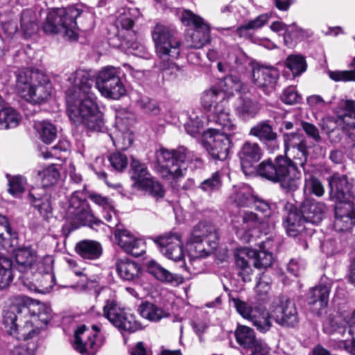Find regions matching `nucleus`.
I'll use <instances>...</instances> for the list:
<instances>
[{"instance_id":"obj_54","label":"nucleus","mask_w":355,"mask_h":355,"mask_svg":"<svg viewBox=\"0 0 355 355\" xmlns=\"http://www.w3.org/2000/svg\"><path fill=\"white\" fill-rule=\"evenodd\" d=\"M312 140L316 144L312 142V158L323 157L326 153L324 144L322 141L319 135L318 130L312 125Z\"/></svg>"},{"instance_id":"obj_17","label":"nucleus","mask_w":355,"mask_h":355,"mask_svg":"<svg viewBox=\"0 0 355 355\" xmlns=\"http://www.w3.org/2000/svg\"><path fill=\"white\" fill-rule=\"evenodd\" d=\"M153 241L158 245L161 253L168 259L174 261L183 259L184 254L179 234L170 232L155 237Z\"/></svg>"},{"instance_id":"obj_13","label":"nucleus","mask_w":355,"mask_h":355,"mask_svg":"<svg viewBox=\"0 0 355 355\" xmlns=\"http://www.w3.org/2000/svg\"><path fill=\"white\" fill-rule=\"evenodd\" d=\"M236 311L244 318L250 321L258 331L266 333L272 327V313L265 308L253 306L239 298L233 297L231 300Z\"/></svg>"},{"instance_id":"obj_15","label":"nucleus","mask_w":355,"mask_h":355,"mask_svg":"<svg viewBox=\"0 0 355 355\" xmlns=\"http://www.w3.org/2000/svg\"><path fill=\"white\" fill-rule=\"evenodd\" d=\"M224 85L227 86L225 89L212 87L203 93L201 98L202 105L208 113L211 112L214 105L227 104V94H232L234 91H239L241 89L240 78L232 74L225 77Z\"/></svg>"},{"instance_id":"obj_24","label":"nucleus","mask_w":355,"mask_h":355,"mask_svg":"<svg viewBox=\"0 0 355 355\" xmlns=\"http://www.w3.org/2000/svg\"><path fill=\"white\" fill-rule=\"evenodd\" d=\"M260 223L259 217L252 211H243L232 221L236 234L243 242L250 241L251 231Z\"/></svg>"},{"instance_id":"obj_63","label":"nucleus","mask_w":355,"mask_h":355,"mask_svg":"<svg viewBox=\"0 0 355 355\" xmlns=\"http://www.w3.org/2000/svg\"><path fill=\"white\" fill-rule=\"evenodd\" d=\"M281 100L285 104L293 105L300 102L302 97L295 87H288L283 91Z\"/></svg>"},{"instance_id":"obj_40","label":"nucleus","mask_w":355,"mask_h":355,"mask_svg":"<svg viewBox=\"0 0 355 355\" xmlns=\"http://www.w3.org/2000/svg\"><path fill=\"white\" fill-rule=\"evenodd\" d=\"M138 311L144 318L153 322H157L161 319L168 316V313H166L163 309L148 302H143L139 306Z\"/></svg>"},{"instance_id":"obj_25","label":"nucleus","mask_w":355,"mask_h":355,"mask_svg":"<svg viewBox=\"0 0 355 355\" xmlns=\"http://www.w3.org/2000/svg\"><path fill=\"white\" fill-rule=\"evenodd\" d=\"M114 237L118 245L127 253L139 257L146 252L144 242L127 230L117 229L114 232Z\"/></svg>"},{"instance_id":"obj_21","label":"nucleus","mask_w":355,"mask_h":355,"mask_svg":"<svg viewBox=\"0 0 355 355\" xmlns=\"http://www.w3.org/2000/svg\"><path fill=\"white\" fill-rule=\"evenodd\" d=\"M230 136L216 132L207 138L205 147L212 159L223 161L227 157L231 145Z\"/></svg>"},{"instance_id":"obj_48","label":"nucleus","mask_w":355,"mask_h":355,"mask_svg":"<svg viewBox=\"0 0 355 355\" xmlns=\"http://www.w3.org/2000/svg\"><path fill=\"white\" fill-rule=\"evenodd\" d=\"M139 189L145 191L156 200L163 198L165 196V190L163 186L153 178H150Z\"/></svg>"},{"instance_id":"obj_51","label":"nucleus","mask_w":355,"mask_h":355,"mask_svg":"<svg viewBox=\"0 0 355 355\" xmlns=\"http://www.w3.org/2000/svg\"><path fill=\"white\" fill-rule=\"evenodd\" d=\"M234 65L230 69L231 72L244 73L245 71L251 64V60L242 51H237L233 56Z\"/></svg>"},{"instance_id":"obj_35","label":"nucleus","mask_w":355,"mask_h":355,"mask_svg":"<svg viewBox=\"0 0 355 355\" xmlns=\"http://www.w3.org/2000/svg\"><path fill=\"white\" fill-rule=\"evenodd\" d=\"M316 119L318 117L320 118V121L318 123L322 130L324 131L331 141L338 142L341 139L340 130L338 128L337 117H325L324 112L322 113H314Z\"/></svg>"},{"instance_id":"obj_32","label":"nucleus","mask_w":355,"mask_h":355,"mask_svg":"<svg viewBox=\"0 0 355 355\" xmlns=\"http://www.w3.org/2000/svg\"><path fill=\"white\" fill-rule=\"evenodd\" d=\"M116 125L119 130L114 133V135H110V138L116 148L126 150L133 142L132 132L126 125L123 126V119L119 116H116Z\"/></svg>"},{"instance_id":"obj_36","label":"nucleus","mask_w":355,"mask_h":355,"mask_svg":"<svg viewBox=\"0 0 355 355\" xmlns=\"http://www.w3.org/2000/svg\"><path fill=\"white\" fill-rule=\"evenodd\" d=\"M147 270L160 282L177 284L182 282V278L180 276L171 272L154 260L148 263Z\"/></svg>"},{"instance_id":"obj_5","label":"nucleus","mask_w":355,"mask_h":355,"mask_svg":"<svg viewBox=\"0 0 355 355\" xmlns=\"http://www.w3.org/2000/svg\"><path fill=\"white\" fill-rule=\"evenodd\" d=\"M37 259V254L30 248H18L15 252V264L8 258L0 254V290L6 288L14 277L16 271L19 275L17 278L21 283L28 286L31 275H33L34 265Z\"/></svg>"},{"instance_id":"obj_62","label":"nucleus","mask_w":355,"mask_h":355,"mask_svg":"<svg viewBox=\"0 0 355 355\" xmlns=\"http://www.w3.org/2000/svg\"><path fill=\"white\" fill-rule=\"evenodd\" d=\"M327 207L324 202L312 200V224H318L326 216Z\"/></svg>"},{"instance_id":"obj_58","label":"nucleus","mask_w":355,"mask_h":355,"mask_svg":"<svg viewBox=\"0 0 355 355\" xmlns=\"http://www.w3.org/2000/svg\"><path fill=\"white\" fill-rule=\"evenodd\" d=\"M8 178V191L12 196H17L24 191L26 180L22 176H13L10 177L7 175Z\"/></svg>"},{"instance_id":"obj_33","label":"nucleus","mask_w":355,"mask_h":355,"mask_svg":"<svg viewBox=\"0 0 355 355\" xmlns=\"http://www.w3.org/2000/svg\"><path fill=\"white\" fill-rule=\"evenodd\" d=\"M76 253L83 259L96 260L103 254L101 244L94 240H83L79 241L75 247Z\"/></svg>"},{"instance_id":"obj_39","label":"nucleus","mask_w":355,"mask_h":355,"mask_svg":"<svg viewBox=\"0 0 355 355\" xmlns=\"http://www.w3.org/2000/svg\"><path fill=\"white\" fill-rule=\"evenodd\" d=\"M251 188L247 185L234 187L230 199L238 207H250L254 200Z\"/></svg>"},{"instance_id":"obj_41","label":"nucleus","mask_w":355,"mask_h":355,"mask_svg":"<svg viewBox=\"0 0 355 355\" xmlns=\"http://www.w3.org/2000/svg\"><path fill=\"white\" fill-rule=\"evenodd\" d=\"M210 31L191 30L188 33L186 42L189 49H200L208 44L211 40Z\"/></svg>"},{"instance_id":"obj_18","label":"nucleus","mask_w":355,"mask_h":355,"mask_svg":"<svg viewBox=\"0 0 355 355\" xmlns=\"http://www.w3.org/2000/svg\"><path fill=\"white\" fill-rule=\"evenodd\" d=\"M207 119L209 123L215 124L218 128L211 130L213 132H218L220 130L223 134L232 135L235 134L237 126L230 117V110L226 107V104H218L214 105L211 112L208 113Z\"/></svg>"},{"instance_id":"obj_34","label":"nucleus","mask_w":355,"mask_h":355,"mask_svg":"<svg viewBox=\"0 0 355 355\" xmlns=\"http://www.w3.org/2000/svg\"><path fill=\"white\" fill-rule=\"evenodd\" d=\"M116 272L119 277L129 282H134L139 278L141 270L140 266L135 261L128 259H119L116 261Z\"/></svg>"},{"instance_id":"obj_55","label":"nucleus","mask_w":355,"mask_h":355,"mask_svg":"<svg viewBox=\"0 0 355 355\" xmlns=\"http://www.w3.org/2000/svg\"><path fill=\"white\" fill-rule=\"evenodd\" d=\"M35 281L39 284V291L42 293H49L55 284L54 273H47L35 275Z\"/></svg>"},{"instance_id":"obj_10","label":"nucleus","mask_w":355,"mask_h":355,"mask_svg":"<svg viewBox=\"0 0 355 355\" xmlns=\"http://www.w3.org/2000/svg\"><path fill=\"white\" fill-rule=\"evenodd\" d=\"M103 310L104 316L120 331L135 332L141 329L135 316L121 307L114 298L106 300Z\"/></svg>"},{"instance_id":"obj_38","label":"nucleus","mask_w":355,"mask_h":355,"mask_svg":"<svg viewBox=\"0 0 355 355\" xmlns=\"http://www.w3.org/2000/svg\"><path fill=\"white\" fill-rule=\"evenodd\" d=\"M259 110L257 102L245 97L239 98L235 108L236 115L244 121L255 117Z\"/></svg>"},{"instance_id":"obj_61","label":"nucleus","mask_w":355,"mask_h":355,"mask_svg":"<svg viewBox=\"0 0 355 355\" xmlns=\"http://www.w3.org/2000/svg\"><path fill=\"white\" fill-rule=\"evenodd\" d=\"M88 198L103 210L112 208V201L107 196H103L95 191L88 193Z\"/></svg>"},{"instance_id":"obj_9","label":"nucleus","mask_w":355,"mask_h":355,"mask_svg":"<svg viewBox=\"0 0 355 355\" xmlns=\"http://www.w3.org/2000/svg\"><path fill=\"white\" fill-rule=\"evenodd\" d=\"M247 258L254 259V266L259 269L271 266L274 260L272 252L261 248L259 251L248 248L238 250L235 254L236 269L238 275L245 282L251 280L250 276L252 272Z\"/></svg>"},{"instance_id":"obj_16","label":"nucleus","mask_w":355,"mask_h":355,"mask_svg":"<svg viewBox=\"0 0 355 355\" xmlns=\"http://www.w3.org/2000/svg\"><path fill=\"white\" fill-rule=\"evenodd\" d=\"M92 329L94 331L92 336L85 325L79 327L76 331L73 347L82 354L95 355L105 342V337L100 333L99 327L94 324Z\"/></svg>"},{"instance_id":"obj_1","label":"nucleus","mask_w":355,"mask_h":355,"mask_svg":"<svg viewBox=\"0 0 355 355\" xmlns=\"http://www.w3.org/2000/svg\"><path fill=\"white\" fill-rule=\"evenodd\" d=\"M284 141L286 151L294 153L297 162L295 164L290 159L279 156L274 162L268 159L261 162L257 173L263 178L279 183L286 192H293L300 184V172L296 165L301 166L305 175L309 171V146L304 137L297 133L284 134Z\"/></svg>"},{"instance_id":"obj_52","label":"nucleus","mask_w":355,"mask_h":355,"mask_svg":"<svg viewBox=\"0 0 355 355\" xmlns=\"http://www.w3.org/2000/svg\"><path fill=\"white\" fill-rule=\"evenodd\" d=\"M209 252L205 248V243L200 241L191 239V243L188 245V256L191 261L207 257Z\"/></svg>"},{"instance_id":"obj_47","label":"nucleus","mask_w":355,"mask_h":355,"mask_svg":"<svg viewBox=\"0 0 355 355\" xmlns=\"http://www.w3.org/2000/svg\"><path fill=\"white\" fill-rule=\"evenodd\" d=\"M38 176L42 181V187L47 189L57 182L60 177V173L55 165H51L43 171H39Z\"/></svg>"},{"instance_id":"obj_49","label":"nucleus","mask_w":355,"mask_h":355,"mask_svg":"<svg viewBox=\"0 0 355 355\" xmlns=\"http://www.w3.org/2000/svg\"><path fill=\"white\" fill-rule=\"evenodd\" d=\"M42 140L46 144H51L57 135L56 128L51 123L43 121L35 125Z\"/></svg>"},{"instance_id":"obj_22","label":"nucleus","mask_w":355,"mask_h":355,"mask_svg":"<svg viewBox=\"0 0 355 355\" xmlns=\"http://www.w3.org/2000/svg\"><path fill=\"white\" fill-rule=\"evenodd\" d=\"M262 156L263 150L258 143L245 141L238 152L243 171L245 174L252 173L255 164L261 159Z\"/></svg>"},{"instance_id":"obj_3","label":"nucleus","mask_w":355,"mask_h":355,"mask_svg":"<svg viewBox=\"0 0 355 355\" xmlns=\"http://www.w3.org/2000/svg\"><path fill=\"white\" fill-rule=\"evenodd\" d=\"M82 18L91 21L92 15L73 6L53 8L46 14L42 28L47 34L60 33L69 40H76V29H87L92 26L91 22L88 25L83 24Z\"/></svg>"},{"instance_id":"obj_2","label":"nucleus","mask_w":355,"mask_h":355,"mask_svg":"<svg viewBox=\"0 0 355 355\" xmlns=\"http://www.w3.org/2000/svg\"><path fill=\"white\" fill-rule=\"evenodd\" d=\"M68 80L73 85L66 94L70 120L76 125H84L88 130L102 131L104 127L103 114L92 92L94 81L90 73L78 69L69 76Z\"/></svg>"},{"instance_id":"obj_20","label":"nucleus","mask_w":355,"mask_h":355,"mask_svg":"<svg viewBox=\"0 0 355 355\" xmlns=\"http://www.w3.org/2000/svg\"><path fill=\"white\" fill-rule=\"evenodd\" d=\"M272 317L282 327H294L298 322L295 304L284 297L279 299V304L272 311Z\"/></svg>"},{"instance_id":"obj_23","label":"nucleus","mask_w":355,"mask_h":355,"mask_svg":"<svg viewBox=\"0 0 355 355\" xmlns=\"http://www.w3.org/2000/svg\"><path fill=\"white\" fill-rule=\"evenodd\" d=\"M279 76V71L273 67L258 66L252 71L254 83L266 94L275 89Z\"/></svg>"},{"instance_id":"obj_43","label":"nucleus","mask_w":355,"mask_h":355,"mask_svg":"<svg viewBox=\"0 0 355 355\" xmlns=\"http://www.w3.org/2000/svg\"><path fill=\"white\" fill-rule=\"evenodd\" d=\"M181 20L187 26H192L195 31H210L211 28L209 23L202 17L194 14L191 10H184L181 16Z\"/></svg>"},{"instance_id":"obj_37","label":"nucleus","mask_w":355,"mask_h":355,"mask_svg":"<svg viewBox=\"0 0 355 355\" xmlns=\"http://www.w3.org/2000/svg\"><path fill=\"white\" fill-rule=\"evenodd\" d=\"M234 336L236 343L243 349H250L259 340L257 338L253 329L242 324H238Z\"/></svg>"},{"instance_id":"obj_4","label":"nucleus","mask_w":355,"mask_h":355,"mask_svg":"<svg viewBox=\"0 0 355 355\" xmlns=\"http://www.w3.org/2000/svg\"><path fill=\"white\" fill-rule=\"evenodd\" d=\"M33 300L26 296H18L3 312V323L8 333L17 340L32 338L39 334L40 327L36 322L37 317L28 316L22 320L21 315L30 312L29 306Z\"/></svg>"},{"instance_id":"obj_12","label":"nucleus","mask_w":355,"mask_h":355,"mask_svg":"<svg viewBox=\"0 0 355 355\" xmlns=\"http://www.w3.org/2000/svg\"><path fill=\"white\" fill-rule=\"evenodd\" d=\"M96 86L105 98L119 99L125 94V88L119 77V71L114 67H105L98 73Z\"/></svg>"},{"instance_id":"obj_26","label":"nucleus","mask_w":355,"mask_h":355,"mask_svg":"<svg viewBox=\"0 0 355 355\" xmlns=\"http://www.w3.org/2000/svg\"><path fill=\"white\" fill-rule=\"evenodd\" d=\"M249 135L257 138L270 152L279 148L277 135L268 120L261 121L254 125L250 128Z\"/></svg>"},{"instance_id":"obj_28","label":"nucleus","mask_w":355,"mask_h":355,"mask_svg":"<svg viewBox=\"0 0 355 355\" xmlns=\"http://www.w3.org/2000/svg\"><path fill=\"white\" fill-rule=\"evenodd\" d=\"M330 197L336 200L349 199L352 196V184L345 175L334 173L329 180Z\"/></svg>"},{"instance_id":"obj_57","label":"nucleus","mask_w":355,"mask_h":355,"mask_svg":"<svg viewBox=\"0 0 355 355\" xmlns=\"http://www.w3.org/2000/svg\"><path fill=\"white\" fill-rule=\"evenodd\" d=\"M304 35L302 29L296 26H289L286 29L284 35V44L288 46L292 47L297 42L300 41Z\"/></svg>"},{"instance_id":"obj_44","label":"nucleus","mask_w":355,"mask_h":355,"mask_svg":"<svg viewBox=\"0 0 355 355\" xmlns=\"http://www.w3.org/2000/svg\"><path fill=\"white\" fill-rule=\"evenodd\" d=\"M269 17L267 15H260L256 18L250 20L246 24L239 26L236 29V33L240 37H248L250 36V31L261 28L267 24Z\"/></svg>"},{"instance_id":"obj_31","label":"nucleus","mask_w":355,"mask_h":355,"mask_svg":"<svg viewBox=\"0 0 355 355\" xmlns=\"http://www.w3.org/2000/svg\"><path fill=\"white\" fill-rule=\"evenodd\" d=\"M329 295V287L327 285H319L312 288V312L318 317H322L327 312V304Z\"/></svg>"},{"instance_id":"obj_56","label":"nucleus","mask_w":355,"mask_h":355,"mask_svg":"<svg viewBox=\"0 0 355 355\" xmlns=\"http://www.w3.org/2000/svg\"><path fill=\"white\" fill-rule=\"evenodd\" d=\"M255 291L257 299L261 303H264L269 299L270 285L265 276L260 278L256 285Z\"/></svg>"},{"instance_id":"obj_64","label":"nucleus","mask_w":355,"mask_h":355,"mask_svg":"<svg viewBox=\"0 0 355 355\" xmlns=\"http://www.w3.org/2000/svg\"><path fill=\"white\" fill-rule=\"evenodd\" d=\"M112 167L117 171H122L128 165L127 157L121 153H114L109 157Z\"/></svg>"},{"instance_id":"obj_19","label":"nucleus","mask_w":355,"mask_h":355,"mask_svg":"<svg viewBox=\"0 0 355 355\" xmlns=\"http://www.w3.org/2000/svg\"><path fill=\"white\" fill-rule=\"evenodd\" d=\"M336 201L334 208V227L340 232L348 231L355 223L354 205L349 199Z\"/></svg>"},{"instance_id":"obj_53","label":"nucleus","mask_w":355,"mask_h":355,"mask_svg":"<svg viewBox=\"0 0 355 355\" xmlns=\"http://www.w3.org/2000/svg\"><path fill=\"white\" fill-rule=\"evenodd\" d=\"M54 259L51 256H45L40 261H35L33 275H37L53 272Z\"/></svg>"},{"instance_id":"obj_29","label":"nucleus","mask_w":355,"mask_h":355,"mask_svg":"<svg viewBox=\"0 0 355 355\" xmlns=\"http://www.w3.org/2000/svg\"><path fill=\"white\" fill-rule=\"evenodd\" d=\"M218 230L214 225L200 222L194 227L191 239L205 242L211 248L215 249L218 245Z\"/></svg>"},{"instance_id":"obj_59","label":"nucleus","mask_w":355,"mask_h":355,"mask_svg":"<svg viewBox=\"0 0 355 355\" xmlns=\"http://www.w3.org/2000/svg\"><path fill=\"white\" fill-rule=\"evenodd\" d=\"M221 187V181L220 180L218 173H214L211 178L205 180L201 182L199 188L203 191L211 193L218 191Z\"/></svg>"},{"instance_id":"obj_8","label":"nucleus","mask_w":355,"mask_h":355,"mask_svg":"<svg viewBox=\"0 0 355 355\" xmlns=\"http://www.w3.org/2000/svg\"><path fill=\"white\" fill-rule=\"evenodd\" d=\"M193 157L192 153L184 146L171 150L161 148L157 152V161L161 165L160 175L178 182L187 172L186 162L192 161Z\"/></svg>"},{"instance_id":"obj_7","label":"nucleus","mask_w":355,"mask_h":355,"mask_svg":"<svg viewBox=\"0 0 355 355\" xmlns=\"http://www.w3.org/2000/svg\"><path fill=\"white\" fill-rule=\"evenodd\" d=\"M16 90L26 101L41 103L50 96L51 85L48 77L41 71L25 69L17 76Z\"/></svg>"},{"instance_id":"obj_60","label":"nucleus","mask_w":355,"mask_h":355,"mask_svg":"<svg viewBox=\"0 0 355 355\" xmlns=\"http://www.w3.org/2000/svg\"><path fill=\"white\" fill-rule=\"evenodd\" d=\"M337 121L338 128L341 130H347L355 132V112H352L351 115L338 114Z\"/></svg>"},{"instance_id":"obj_27","label":"nucleus","mask_w":355,"mask_h":355,"mask_svg":"<svg viewBox=\"0 0 355 355\" xmlns=\"http://www.w3.org/2000/svg\"><path fill=\"white\" fill-rule=\"evenodd\" d=\"M28 199L44 218L48 219L52 216L53 205L49 189L33 188L28 193Z\"/></svg>"},{"instance_id":"obj_30","label":"nucleus","mask_w":355,"mask_h":355,"mask_svg":"<svg viewBox=\"0 0 355 355\" xmlns=\"http://www.w3.org/2000/svg\"><path fill=\"white\" fill-rule=\"evenodd\" d=\"M45 11L39 8L26 9L21 14L20 25L24 33L27 36L36 33L38 30V20Z\"/></svg>"},{"instance_id":"obj_42","label":"nucleus","mask_w":355,"mask_h":355,"mask_svg":"<svg viewBox=\"0 0 355 355\" xmlns=\"http://www.w3.org/2000/svg\"><path fill=\"white\" fill-rule=\"evenodd\" d=\"M131 178L135 180L134 186L139 188L151 177L146 166L137 160H132L130 164Z\"/></svg>"},{"instance_id":"obj_46","label":"nucleus","mask_w":355,"mask_h":355,"mask_svg":"<svg viewBox=\"0 0 355 355\" xmlns=\"http://www.w3.org/2000/svg\"><path fill=\"white\" fill-rule=\"evenodd\" d=\"M19 117L12 108L0 110V130L13 128L18 125Z\"/></svg>"},{"instance_id":"obj_14","label":"nucleus","mask_w":355,"mask_h":355,"mask_svg":"<svg viewBox=\"0 0 355 355\" xmlns=\"http://www.w3.org/2000/svg\"><path fill=\"white\" fill-rule=\"evenodd\" d=\"M311 210L309 201H304L299 211L293 204L287 203L284 207V214L282 224L287 234L291 236H295L305 230V223H309V216Z\"/></svg>"},{"instance_id":"obj_50","label":"nucleus","mask_w":355,"mask_h":355,"mask_svg":"<svg viewBox=\"0 0 355 355\" xmlns=\"http://www.w3.org/2000/svg\"><path fill=\"white\" fill-rule=\"evenodd\" d=\"M349 66L351 67L349 70L329 71L328 75L331 80L336 82L355 81V58L353 59Z\"/></svg>"},{"instance_id":"obj_45","label":"nucleus","mask_w":355,"mask_h":355,"mask_svg":"<svg viewBox=\"0 0 355 355\" xmlns=\"http://www.w3.org/2000/svg\"><path fill=\"white\" fill-rule=\"evenodd\" d=\"M285 66L292 73L293 76H300L307 68L304 57L301 55H289L285 60Z\"/></svg>"},{"instance_id":"obj_11","label":"nucleus","mask_w":355,"mask_h":355,"mask_svg":"<svg viewBox=\"0 0 355 355\" xmlns=\"http://www.w3.org/2000/svg\"><path fill=\"white\" fill-rule=\"evenodd\" d=\"M65 218L73 225H98L101 220L96 218L92 214L87 202L78 196V193L75 191L71 196L67 202Z\"/></svg>"},{"instance_id":"obj_6","label":"nucleus","mask_w":355,"mask_h":355,"mask_svg":"<svg viewBox=\"0 0 355 355\" xmlns=\"http://www.w3.org/2000/svg\"><path fill=\"white\" fill-rule=\"evenodd\" d=\"M157 55L164 62L163 70L171 69L172 73L180 69L174 62L181 52L180 40L177 31L171 26L157 24L152 31Z\"/></svg>"}]
</instances>
